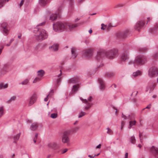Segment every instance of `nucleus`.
Wrapping results in <instances>:
<instances>
[{
    "label": "nucleus",
    "mask_w": 158,
    "mask_h": 158,
    "mask_svg": "<svg viewBox=\"0 0 158 158\" xmlns=\"http://www.w3.org/2000/svg\"><path fill=\"white\" fill-rule=\"evenodd\" d=\"M79 84H77L73 85V88L72 89V93H76L78 90V89H79Z\"/></svg>",
    "instance_id": "412c9836"
},
{
    "label": "nucleus",
    "mask_w": 158,
    "mask_h": 158,
    "mask_svg": "<svg viewBox=\"0 0 158 158\" xmlns=\"http://www.w3.org/2000/svg\"><path fill=\"white\" fill-rule=\"evenodd\" d=\"M49 48L52 51H56L58 50V45L57 44H54L49 47Z\"/></svg>",
    "instance_id": "f3484780"
},
{
    "label": "nucleus",
    "mask_w": 158,
    "mask_h": 158,
    "mask_svg": "<svg viewBox=\"0 0 158 158\" xmlns=\"http://www.w3.org/2000/svg\"><path fill=\"white\" fill-rule=\"evenodd\" d=\"M36 36V39L38 41H41L47 39L48 36L47 32L43 29H39Z\"/></svg>",
    "instance_id": "7ed1b4c3"
},
{
    "label": "nucleus",
    "mask_w": 158,
    "mask_h": 158,
    "mask_svg": "<svg viewBox=\"0 0 158 158\" xmlns=\"http://www.w3.org/2000/svg\"><path fill=\"white\" fill-rule=\"evenodd\" d=\"M142 72L141 71L137 70L135 72H134L133 73L132 76L134 77H135L139 75H141Z\"/></svg>",
    "instance_id": "5701e85b"
},
{
    "label": "nucleus",
    "mask_w": 158,
    "mask_h": 158,
    "mask_svg": "<svg viewBox=\"0 0 158 158\" xmlns=\"http://www.w3.org/2000/svg\"><path fill=\"white\" fill-rule=\"evenodd\" d=\"M20 134V133H19L17 134V135H16L13 137L15 141L18 140L19 138Z\"/></svg>",
    "instance_id": "f704fd0d"
},
{
    "label": "nucleus",
    "mask_w": 158,
    "mask_h": 158,
    "mask_svg": "<svg viewBox=\"0 0 158 158\" xmlns=\"http://www.w3.org/2000/svg\"><path fill=\"white\" fill-rule=\"evenodd\" d=\"M101 145L100 144L97 146L96 148H101Z\"/></svg>",
    "instance_id": "0e129e2a"
},
{
    "label": "nucleus",
    "mask_w": 158,
    "mask_h": 158,
    "mask_svg": "<svg viewBox=\"0 0 158 158\" xmlns=\"http://www.w3.org/2000/svg\"><path fill=\"white\" fill-rule=\"evenodd\" d=\"M89 105V106H86L85 107V110H88V109L91 106V104H90V105Z\"/></svg>",
    "instance_id": "4d7b16f0"
},
{
    "label": "nucleus",
    "mask_w": 158,
    "mask_h": 158,
    "mask_svg": "<svg viewBox=\"0 0 158 158\" xmlns=\"http://www.w3.org/2000/svg\"><path fill=\"white\" fill-rule=\"evenodd\" d=\"M156 30H158V23H156L153 27L150 29V31L151 32L154 33Z\"/></svg>",
    "instance_id": "393cba45"
},
{
    "label": "nucleus",
    "mask_w": 158,
    "mask_h": 158,
    "mask_svg": "<svg viewBox=\"0 0 158 158\" xmlns=\"http://www.w3.org/2000/svg\"><path fill=\"white\" fill-rule=\"evenodd\" d=\"M79 78L78 77H76L70 79L69 81V83L70 84H76L78 82Z\"/></svg>",
    "instance_id": "ddd939ff"
},
{
    "label": "nucleus",
    "mask_w": 158,
    "mask_h": 158,
    "mask_svg": "<svg viewBox=\"0 0 158 158\" xmlns=\"http://www.w3.org/2000/svg\"><path fill=\"white\" fill-rule=\"evenodd\" d=\"M45 23V22H43L41 23H40L38 25H37V26H42Z\"/></svg>",
    "instance_id": "5fc2aeb1"
},
{
    "label": "nucleus",
    "mask_w": 158,
    "mask_h": 158,
    "mask_svg": "<svg viewBox=\"0 0 158 158\" xmlns=\"http://www.w3.org/2000/svg\"><path fill=\"white\" fill-rule=\"evenodd\" d=\"M95 156H96V155L95 154L94 155V156H91V155H89L88 156L89 157H90V158H93L94 157H95Z\"/></svg>",
    "instance_id": "13d9d810"
},
{
    "label": "nucleus",
    "mask_w": 158,
    "mask_h": 158,
    "mask_svg": "<svg viewBox=\"0 0 158 158\" xmlns=\"http://www.w3.org/2000/svg\"><path fill=\"white\" fill-rule=\"evenodd\" d=\"M106 129H107L108 130L107 131V134L110 135H111L113 134V131L110 129L109 127L107 128Z\"/></svg>",
    "instance_id": "4c0bfd02"
},
{
    "label": "nucleus",
    "mask_w": 158,
    "mask_h": 158,
    "mask_svg": "<svg viewBox=\"0 0 158 158\" xmlns=\"http://www.w3.org/2000/svg\"><path fill=\"white\" fill-rule=\"evenodd\" d=\"M98 82L100 85V89H104L105 87L104 81L101 79L99 78Z\"/></svg>",
    "instance_id": "a211bd4d"
},
{
    "label": "nucleus",
    "mask_w": 158,
    "mask_h": 158,
    "mask_svg": "<svg viewBox=\"0 0 158 158\" xmlns=\"http://www.w3.org/2000/svg\"><path fill=\"white\" fill-rule=\"evenodd\" d=\"M150 150L151 153L155 155L156 157L158 158V148L152 146Z\"/></svg>",
    "instance_id": "9b49d317"
},
{
    "label": "nucleus",
    "mask_w": 158,
    "mask_h": 158,
    "mask_svg": "<svg viewBox=\"0 0 158 158\" xmlns=\"http://www.w3.org/2000/svg\"><path fill=\"white\" fill-rule=\"evenodd\" d=\"M53 28L56 31L61 32L66 30L71 31L77 26V24H72L60 22L53 24Z\"/></svg>",
    "instance_id": "f257e3e1"
},
{
    "label": "nucleus",
    "mask_w": 158,
    "mask_h": 158,
    "mask_svg": "<svg viewBox=\"0 0 158 158\" xmlns=\"http://www.w3.org/2000/svg\"><path fill=\"white\" fill-rule=\"evenodd\" d=\"M135 114H134L131 113L128 115V118L127 119H129L130 120H132L134 118Z\"/></svg>",
    "instance_id": "72a5a7b5"
},
{
    "label": "nucleus",
    "mask_w": 158,
    "mask_h": 158,
    "mask_svg": "<svg viewBox=\"0 0 158 158\" xmlns=\"http://www.w3.org/2000/svg\"><path fill=\"white\" fill-rule=\"evenodd\" d=\"M139 51L140 52H146L147 50V48H139L138 49Z\"/></svg>",
    "instance_id": "7c9ffc66"
},
{
    "label": "nucleus",
    "mask_w": 158,
    "mask_h": 158,
    "mask_svg": "<svg viewBox=\"0 0 158 158\" xmlns=\"http://www.w3.org/2000/svg\"><path fill=\"white\" fill-rule=\"evenodd\" d=\"M49 147L51 148L54 150L58 149L59 148V145L56 142H53L48 144Z\"/></svg>",
    "instance_id": "f8f14e48"
},
{
    "label": "nucleus",
    "mask_w": 158,
    "mask_h": 158,
    "mask_svg": "<svg viewBox=\"0 0 158 158\" xmlns=\"http://www.w3.org/2000/svg\"><path fill=\"white\" fill-rule=\"evenodd\" d=\"M89 33L91 34L92 33V30L91 29H90L89 31Z\"/></svg>",
    "instance_id": "69168bd1"
},
{
    "label": "nucleus",
    "mask_w": 158,
    "mask_h": 158,
    "mask_svg": "<svg viewBox=\"0 0 158 158\" xmlns=\"http://www.w3.org/2000/svg\"><path fill=\"white\" fill-rule=\"evenodd\" d=\"M151 105L150 104H149L148 106H147L145 108L143 109L142 110H144L145 109H150L151 108Z\"/></svg>",
    "instance_id": "3c124183"
},
{
    "label": "nucleus",
    "mask_w": 158,
    "mask_h": 158,
    "mask_svg": "<svg viewBox=\"0 0 158 158\" xmlns=\"http://www.w3.org/2000/svg\"><path fill=\"white\" fill-rule=\"evenodd\" d=\"M41 80V78L40 77H36L33 81V83H35L37 81H39Z\"/></svg>",
    "instance_id": "79ce46f5"
},
{
    "label": "nucleus",
    "mask_w": 158,
    "mask_h": 158,
    "mask_svg": "<svg viewBox=\"0 0 158 158\" xmlns=\"http://www.w3.org/2000/svg\"><path fill=\"white\" fill-rule=\"evenodd\" d=\"M129 58L128 54L126 53H124L122 54L121 60V61H125L126 60H127Z\"/></svg>",
    "instance_id": "dca6fc26"
},
{
    "label": "nucleus",
    "mask_w": 158,
    "mask_h": 158,
    "mask_svg": "<svg viewBox=\"0 0 158 158\" xmlns=\"http://www.w3.org/2000/svg\"><path fill=\"white\" fill-rule=\"evenodd\" d=\"M158 75V69L155 67H152L149 69L148 75L149 77L152 78L157 76Z\"/></svg>",
    "instance_id": "39448f33"
},
{
    "label": "nucleus",
    "mask_w": 158,
    "mask_h": 158,
    "mask_svg": "<svg viewBox=\"0 0 158 158\" xmlns=\"http://www.w3.org/2000/svg\"><path fill=\"white\" fill-rule=\"evenodd\" d=\"M146 61V60L144 57L140 56H137L134 61H131L129 62L128 64H133L134 66L135 67L139 64H142Z\"/></svg>",
    "instance_id": "20e7f679"
},
{
    "label": "nucleus",
    "mask_w": 158,
    "mask_h": 158,
    "mask_svg": "<svg viewBox=\"0 0 158 158\" xmlns=\"http://www.w3.org/2000/svg\"><path fill=\"white\" fill-rule=\"evenodd\" d=\"M118 50L114 49L106 52L105 51L101 50L97 52V55L96 56V59L100 60L104 56H106L107 58L112 59L115 58L118 54Z\"/></svg>",
    "instance_id": "f03ea898"
},
{
    "label": "nucleus",
    "mask_w": 158,
    "mask_h": 158,
    "mask_svg": "<svg viewBox=\"0 0 158 158\" xmlns=\"http://www.w3.org/2000/svg\"><path fill=\"white\" fill-rule=\"evenodd\" d=\"M40 46V45L39 44H38L34 48L35 50L36 51H37Z\"/></svg>",
    "instance_id": "a18cd8bd"
},
{
    "label": "nucleus",
    "mask_w": 158,
    "mask_h": 158,
    "mask_svg": "<svg viewBox=\"0 0 158 158\" xmlns=\"http://www.w3.org/2000/svg\"><path fill=\"white\" fill-rule=\"evenodd\" d=\"M68 151V149L67 148H65L62 151V154H64L66 152Z\"/></svg>",
    "instance_id": "8fccbe9b"
},
{
    "label": "nucleus",
    "mask_w": 158,
    "mask_h": 158,
    "mask_svg": "<svg viewBox=\"0 0 158 158\" xmlns=\"http://www.w3.org/2000/svg\"><path fill=\"white\" fill-rule=\"evenodd\" d=\"M38 134H36L35 135V136L34 138V139H37L38 137Z\"/></svg>",
    "instance_id": "680f3d73"
},
{
    "label": "nucleus",
    "mask_w": 158,
    "mask_h": 158,
    "mask_svg": "<svg viewBox=\"0 0 158 158\" xmlns=\"http://www.w3.org/2000/svg\"><path fill=\"white\" fill-rule=\"evenodd\" d=\"M71 52L72 54V58L73 59L75 58L77 56V54L76 52L75 49L72 48L71 49Z\"/></svg>",
    "instance_id": "6ab92c4d"
},
{
    "label": "nucleus",
    "mask_w": 158,
    "mask_h": 158,
    "mask_svg": "<svg viewBox=\"0 0 158 158\" xmlns=\"http://www.w3.org/2000/svg\"><path fill=\"white\" fill-rule=\"evenodd\" d=\"M14 40V39L12 38V39L10 40V44H11V43Z\"/></svg>",
    "instance_id": "774afa93"
},
{
    "label": "nucleus",
    "mask_w": 158,
    "mask_h": 158,
    "mask_svg": "<svg viewBox=\"0 0 158 158\" xmlns=\"http://www.w3.org/2000/svg\"><path fill=\"white\" fill-rule=\"evenodd\" d=\"M8 86V84H4L3 83H1L0 84V90L7 88Z\"/></svg>",
    "instance_id": "a878e982"
},
{
    "label": "nucleus",
    "mask_w": 158,
    "mask_h": 158,
    "mask_svg": "<svg viewBox=\"0 0 158 158\" xmlns=\"http://www.w3.org/2000/svg\"><path fill=\"white\" fill-rule=\"evenodd\" d=\"M39 4L42 6H44L48 3V0H39Z\"/></svg>",
    "instance_id": "b1692460"
},
{
    "label": "nucleus",
    "mask_w": 158,
    "mask_h": 158,
    "mask_svg": "<svg viewBox=\"0 0 158 158\" xmlns=\"http://www.w3.org/2000/svg\"><path fill=\"white\" fill-rule=\"evenodd\" d=\"M114 75V73L112 72H106L105 73V76L108 77H111Z\"/></svg>",
    "instance_id": "c756f323"
},
{
    "label": "nucleus",
    "mask_w": 158,
    "mask_h": 158,
    "mask_svg": "<svg viewBox=\"0 0 158 158\" xmlns=\"http://www.w3.org/2000/svg\"><path fill=\"white\" fill-rule=\"evenodd\" d=\"M123 6V5L122 4H119L116 6L117 7H121Z\"/></svg>",
    "instance_id": "6e6d98bb"
},
{
    "label": "nucleus",
    "mask_w": 158,
    "mask_h": 158,
    "mask_svg": "<svg viewBox=\"0 0 158 158\" xmlns=\"http://www.w3.org/2000/svg\"><path fill=\"white\" fill-rule=\"evenodd\" d=\"M142 136V133H141L140 132H139V138L140 139V141H141V142H142V139H141V137Z\"/></svg>",
    "instance_id": "603ef678"
},
{
    "label": "nucleus",
    "mask_w": 158,
    "mask_h": 158,
    "mask_svg": "<svg viewBox=\"0 0 158 158\" xmlns=\"http://www.w3.org/2000/svg\"><path fill=\"white\" fill-rule=\"evenodd\" d=\"M24 1V0H22L21 1V2H20V3L19 4V5L20 6H22V5L23 4Z\"/></svg>",
    "instance_id": "09e8293b"
},
{
    "label": "nucleus",
    "mask_w": 158,
    "mask_h": 158,
    "mask_svg": "<svg viewBox=\"0 0 158 158\" xmlns=\"http://www.w3.org/2000/svg\"><path fill=\"white\" fill-rule=\"evenodd\" d=\"M16 98V97L14 96L11 97L10 99L8 101V102L9 103L12 101H14L15 100V99Z\"/></svg>",
    "instance_id": "a19ab883"
},
{
    "label": "nucleus",
    "mask_w": 158,
    "mask_h": 158,
    "mask_svg": "<svg viewBox=\"0 0 158 158\" xmlns=\"http://www.w3.org/2000/svg\"><path fill=\"white\" fill-rule=\"evenodd\" d=\"M152 18H151V17L147 18V21L146 24H148V22H150L152 20Z\"/></svg>",
    "instance_id": "49530a36"
},
{
    "label": "nucleus",
    "mask_w": 158,
    "mask_h": 158,
    "mask_svg": "<svg viewBox=\"0 0 158 158\" xmlns=\"http://www.w3.org/2000/svg\"><path fill=\"white\" fill-rule=\"evenodd\" d=\"M49 95V94L48 95L47 97L44 98V101L46 102L48 101V98Z\"/></svg>",
    "instance_id": "bf43d9fd"
},
{
    "label": "nucleus",
    "mask_w": 158,
    "mask_h": 158,
    "mask_svg": "<svg viewBox=\"0 0 158 158\" xmlns=\"http://www.w3.org/2000/svg\"><path fill=\"white\" fill-rule=\"evenodd\" d=\"M79 129V127H77L73 128L72 129V131L73 132H77V131Z\"/></svg>",
    "instance_id": "37998d69"
},
{
    "label": "nucleus",
    "mask_w": 158,
    "mask_h": 158,
    "mask_svg": "<svg viewBox=\"0 0 158 158\" xmlns=\"http://www.w3.org/2000/svg\"><path fill=\"white\" fill-rule=\"evenodd\" d=\"M37 73L38 76L42 77L44 74L45 72L43 70H40L38 71Z\"/></svg>",
    "instance_id": "cd10ccee"
},
{
    "label": "nucleus",
    "mask_w": 158,
    "mask_h": 158,
    "mask_svg": "<svg viewBox=\"0 0 158 158\" xmlns=\"http://www.w3.org/2000/svg\"><path fill=\"white\" fill-rule=\"evenodd\" d=\"M83 56L86 59L91 57L93 54V50L91 48L85 50L83 51Z\"/></svg>",
    "instance_id": "423d86ee"
},
{
    "label": "nucleus",
    "mask_w": 158,
    "mask_h": 158,
    "mask_svg": "<svg viewBox=\"0 0 158 158\" xmlns=\"http://www.w3.org/2000/svg\"><path fill=\"white\" fill-rule=\"evenodd\" d=\"M128 154L127 152H126L125 154V158H128Z\"/></svg>",
    "instance_id": "e2e57ef3"
},
{
    "label": "nucleus",
    "mask_w": 158,
    "mask_h": 158,
    "mask_svg": "<svg viewBox=\"0 0 158 158\" xmlns=\"http://www.w3.org/2000/svg\"><path fill=\"white\" fill-rule=\"evenodd\" d=\"M37 99V95L36 94L33 95L30 98V100L28 104L29 106L32 105L35 101Z\"/></svg>",
    "instance_id": "4468645a"
},
{
    "label": "nucleus",
    "mask_w": 158,
    "mask_h": 158,
    "mask_svg": "<svg viewBox=\"0 0 158 158\" xmlns=\"http://www.w3.org/2000/svg\"><path fill=\"white\" fill-rule=\"evenodd\" d=\"M9 0H0V7L2 6V4L4 2V1H8Z\"/></svg>",
    "instance_id": "c03bdc74"
},
{
    "label": "nucleus",
    "mask_w": 158,
    "mask_h": 158,
    "mask_svg": "<svg viewBox=\"0 0 158 158\" xmlns=\"http://www.w3.org/2000/svg\"><path fill=\"white\" fill-rule=\"evenodd\" d=\"M136 123V121L134 120V121H130L129 122V128L131 129L132 126L135 125Z\"/></svg>",
    "instance_id": "2f4dec72"
},
{
    "label": "nucleus",
    "mask_w": 158,
    "mask_h": 158,
    "mask_svg": "<svg viewBox=\"0 0 158 158\" xmlns=\"http://www.w3.org/2000/svg\"><path fill=\"white\" fill-rule=\"evenodd\" d=\"M29 81L28 79H26L22 81L21 83H19V84H22L23 85H27L29 83Z\"/></svg>",
    "instance_id": "c85d7f7f"
},
{
    "label": "nucleus",
    "mask_w": 158,
    "mask_h": 158,
    "mask_svg": "<svg viewBox=\"0 0 158 158\" xmlns=\"http://www.w3.org/2000/svg\"><path fill=\"white\" fill-rule=\"evenodd\" d=\"M122 118H123L124 119V120L126 119H127V118H128V116H126L125 115H124L123 113L122 114Z\"/></svg>",
    "instance_id": "de8ad7c7"
},
{
    "label": "nucleus",
    "mask_w": 158,
    "mask_h": 158,
    "mask_svg": "<svg viewBox=\"0 0 158 158\" xmlns=\"http://www.w3.org/2000/svg\"><path fill=\"white\" fill-rule=\"evenodd\" d=\"M102 27L101 29L102 30H104L106 28L107 30H109L110 27H112L111 24H110L108 26L105 25L104 24L102 23L101 24Z\"/></svg>",
    "instance_id": "4be33fe9"
},
{
    "label": "nucleus",
    "mask_w": 158,
    "mask_h": 158,
    "mask_svg": "<svg viewBox=\"0 0 158 158\" xmlns=\"http://www.w3.org/2000/svg\"><path fill=\"white\" fill-rule=\"evenodd\" d=\"M3 48V47L2 46L1 47V48H0V55L1 53L2 52V49Z\"/></svg>",
    "instance_id": "052dcab7"
},
{
    "label": "nucleus",
    "mask_w": 158,
    "mask_h": 158,
    "mask_svg": "<svg viewBox=\"0 0 158 158\" xmlns=\"http://www.w3.org/2000/svg\"><path fill=\"white\" fill-rule=\"evenodd\" d=\"M130 142L133 144H134L135 142V139L134 136H131L130 139Z\"/></svg>",
    "instance_id": "473e14b6"
},
{
    "label": "nucleus",
    "mask_w": 158,
    "mask_h": 158,
    "mask_svg": "<svg viewBox=\"0 0 158 158\" xmlns=\"http://www.w3.org/2000/svg\"><path fill=\"white\" fill-rule=\"evenodd\" d=\"M38 127V124L37 123H33L31 125L30 129L32 131L36 130Z\"/></svg>",
    "instance_id": "aec40b11"
},
{
    "label": "nucleus",
    "mask_w": 158,
    "mask_h": 158,
    "mask_svg": "<svg viewBox=\"0 0 158 158\" xmlns=\"http://www.w3.org/2000/svg\"><path fill=\"white\" fill-rule=\"evenodd\" d=\"M156 86V84L153 82L149 83L147 86L146 91L148 92L149 93H151L154 90Z\"/></svg>",
    "instance_id": "6e6552de"
},
{
    "label": "nucleus",
    "mask_w": 158,
    "mask_h": 158,
    "mask_svg": "<svg viewBox=\"0 0 158 158\" xmlns=\"http://www.w3.org/2000/svg\"><path fill=\"white\" fill-rule=\"evenodd\" d=\"M70 134V132L66 131L64 132L62 137V142L64 143H67L69 141L68 135Z\"/></svg>",
    "instance_id": "0eeeda50"
},
{
    "label": "nucleus",
    "mask_w": 158,
    "mask_h": 158,
    "mask_svg": "<svg viewBox=\"0 0 158 158\" xmlns=\"http://www.w3.org/2000/svg\"><path fill=\"white\" fill-rule=\"evenodd\" d=\"M57 17V14H52L50 17V19L52 20H56Z\"/></svg>",
    "instance_id": "bb28decb"
},
{
    "label": "nucleus",
    "mask_w": 158,
    "mask_h": 158,
    "mask_svg": "<svg viewBox=\"0 0 158 158\" xmlns=\"http://www.w3.org/2000/svg\"><path fill=\"white\" fill-rule=\"evenodd\" d=\"M92 99V97L91 96H90L88 99V100H87L86 99H85V100L84 102L85 103H87L89 104V105H90V104L88 102V101H91V100Z\"/></svg>",
    "instance_id": "e433bc0d"
},
{
    "label": "nucleus",
    "mask_w": 158,
    "mask_h": 158,
    "mask_svg": "<svg viewBox=\"0 0 158 158\" xmlns=\"http://www.w3.org/2000/svg\"><path fill=\"white\" fill-rule=\"evenodd\" d=\"M4 114L3 107V106L0 107V118Z\"/></svg>",
    "instance_id": "c9c22d12"
},
{
    "label": "nucleus",
    "mask_w": 158,
    "mask_h": 158,
    "mask_svg": "<svg viewBox=\"0 0 158 158\" xmlns=\"http://www.w3.org/2000/svg\"><path fill=\"white\" fill-rule=\"evenodd\" d=\"M57 114L56 113H52L51 115V117L53 118H55L57 117Z\"/></svg>",
    "instance_id": "ea45409f"
},
{
    "label": "nucleus",
    "mask_w": 158,
    "mask_h": 158,
    "mask_svg": "<svg viewBox=\"0 0 158 158\" xmlns=\"http://www.w3.org/2000/svg\"><path fill=\"white\" fill-rule=\"evenodd\" d=\"M1 26L3 29L2 31L5 35H7L8 34V30L7 29V23L5 22H3L1 24Z\"/></svg>",
    "instance_id": "9d476101"
},
{
    "label": "nucleus",
    "mask_w": 158,
    "mask_h": 158,
    "mask_svg": "<svg viewBox=\"0 0 158 158\" xmlns=\"http://www.w3.org/2000/svg\"><path fill=\"white\" fill-rule=\"evenodd\" d=\"M60 74H59V75L58 76V77L59 78L61 76V74H62V72H61V70H60Z\"/></svg>",
    "instance_id": "338daca9"
},
{
    "label": "nucleus",
    "mask_w": 158,
    "mask_h": 158,
    "mask_svg": "<svg viewBox=\"0 0 158 158\" xmlns=\"http://www.w3.org/2000/svg\"><path fill=\"white\" fill-rule=\"evenodd\" d=\"M145 23L143 20H142L138 21L135 27V29L138 31L142 28L145 24Z\"/></svg>",
    "instance_id": "1a4fd4ad"
},
{
    "label": "nucleus",
    "mask_w": 158,
    "mask_h": 158,
    "mask_svg": "<svg viewBox=\"0 0 158 158\" xmlns=\"http://www.w3.org/2000/svg\"><path fill=\"white\" fill-rule=\"evenodd\" d=\"M86 114V113L84 112L81 111L79 114L78 118H80L84 116Z\"/></svg>",
    "instance_id": "58836bf2"
},
{
    "label": "nucleus",
    "mask_w": 158,
    "mask_h": 158,
    "mask_svg": "<svg viewBox=\"0 0 158 158\" xmlns=\"http://www.w3.org/2000/svg\"><path fill=\"white\" fill-rule=\"evenodd\" d=\"M137 93H138V91H136V92H133L131 94V96H132V95L133 94H135V96H136L137 94Z\"/></svg>",
    "instance_id": "864d4df0"
},
{
    "label": "nucleus",
    "mask_w": 158,
    "mask_h": 158,
    "mask_svg": "<svg viewBox=\"0 0 158 158\" xmlns=\"http://www.w3.org/2000/svg\"><path fill=\"white\" fill-rule=\"evenodd\" d=\"M128 30H126L125 31L120 33L118 34V36L119 38L123 39L125 38L127 35V33L129 32Z\"/></svg>",
    "instance_id": "2eb2a0df"
}]
</instances>
